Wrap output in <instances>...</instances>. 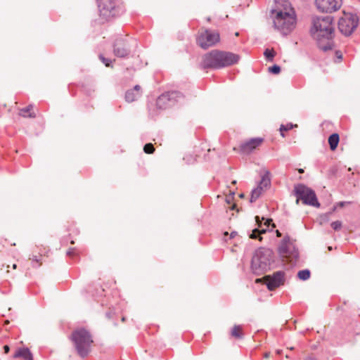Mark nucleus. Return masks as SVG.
Listing matches in <instances>:
<instances>
[{"label": "nucleus", "instance_id": "f257e3e1", "mask_svg": "<svg viewBox=\"0 0 360 360\" xmlns=\"http://www.w3.org/2000/svg\"><path fill=\"white\" fill-rule=\"evenodd\" d=\"M275 7L271 11L274 27L282 34L287 35L295 27L296 18L287 0H274Z\"/></svg>", "mask_w": 360, "mask_h": 360}, {"label": "nucleus", "instance_id": "f03ea898", "mask_svg": "<svg viewBox=\"0 0 360 360\" xmlns=\"http://www.w3.org/2000/svg\"><path fill=\"white\" fill-rule=\"evenodd\" d=\"M310 32L321 50L327 51L332 49L334 26L330 16L314 17Z\"/></svg>", "mask_w": 360, "mask_h": 360}, {"label": "nucleus", "instance_id": "7ed1b4c3", "mask_svg": "<svg viewBox=\"0 0 360 360\" xmlns=\"http://www.w3.org/2000/svg\"><path fill=\"white\" fill-rule=\"evenodd\" d=\"M240 60L238 54L213 50L202 56L200 66L202 69H220L237 63Z\"/></svg>", "mask_w": 360, "mask_h": 360}, {"label": "nucleus", "instance_id": "20e7f679", "mask_svg": "<svg viewBox=\"0 0 360 360\" xmlns=\"http://www.w3.org/2000/svg\"><path fill=\"white\" fill-rule=\"evenodd\" d=\"M274 252L268 248H261L257 250L251 260V271L259 276L271 269L274 263Z\"/></svg>", "mask_w": 360, "mask_h": 360}, {"label": "nucleus", "instance_id": "39448f33", "mask_svg": "<svg viewBox=\"0 0 360 360\" xmlns=\"http://www.w3.org/2000/svg\"><path fill=\"white\" fill-rule=\"evenodd\" d=\"M71 339L79 356L82 358L86 357L90 352L91 346L93 343L92 337L89 332L84 328L77 329L72 333Z\"/></svg>", "mask_w": 360, "mask_h": 360}, {"label": "nucleus", "instance_id": "423d86ee", "mask_svg": "<svg viewBox=\"0 0 360 360\" xmlns=\"http://www.w3.org/2000/svg\"><path fill=\"white\" fill-rule=\"evenodd\" d=\"M102 22L110 20L122 11L119 0H97Z\"/></svg>", "mask_w": 360, "mask_h": 360}, {"label": "nucleus", "instance_id": "0eeeda50", "mask_svg": "<svg viewBox=\"0 0 360 360\" xmlns=\"http://www.w3.org/2000/svg\"><path fill=\"white\" fill-rule=\"evenodd\" d=\"M293 193L297 198L296 204H299L300 200H302L304 205L315 207H320L315 192L304 184H298L295 185Z\"/></svg>", "mask_w": 360, "mask_h": 360}, {"label": "nucleus", "instance_id": "6e6552de", "mask_svg": "<svg viewBox=\"0 0 360 360\" xmlns=\"http://www.w3.org/2000/svg\"><path fill=\"white\" fill-rule=\"evenodd\" d=\"M278 252L281 257L286 259L292 264L295 263L299 257L297 248L288 236L282 240L278 247Z\"/></svg>", "mask_w": 360, "mask_h": 360}, {"label": "nucleus", "instance_id": "1a4fd4ad", "mask_svg": "<svg viewBox=\"0 0 360 360\" xmlns=\"http://www.w3.org/2000/svg\"><path fill=\"white\" fill-rule=\"evenodd\" d=\"M136 42L132 38L117 37L113 44V53L119 58L127 57L131 53V49L136 46Z\"/></svg>", "mask_w": 360, "mask_h": 360}, {"label": "nucleus", "instance_id": "9d476101", "mask_svg": "<svg viewBox=\"0 0 360 360\" xmlns=\"http://www.w3.org/2000/svg\"><path fill=\"white\" fill-rule=\"evenodd\" d=\"M359 23V18L356 14L344 13L339 19L338 29L345 36H349L356 30Z\"/></svg>", "mask_w": 360, "mask_h": 360}, {"label": "nucleus", "instance_id": "9b49d317", "mask_svg": "<svg viewBox=\"0 0 360 360\" xmlns=\"http://www.w3.org/2000/svg\"><path fill=\"white\" fill-rule=\"evenodd\" d=\"M219 41V33L210 30L200 32L197 39L198 44L203 49L214 46Z\"/></svg>", "mask_w": 360, "mask_h": 360}, {"label": "nucleus", "instance_id": "f8f14e48", "mask_svg": "<svg viewBox=\"0 0 360 360\" xmlns=\"http://www.w3.org/2000/svg\"><path fill=\"white\" fill-rule=\"evenodd\" d=\"M266 288L269 290H274L283 285L285 281V274L283 271H278L271 275H266L263 277Z\"/></svg>", "mask_w": 360, "mask_h": 360}, {"label": "nucleus", "instance_id": "ddd939ff", "mask_svg": "<svg viewBox=\"0 0 360 360\" xmlns=\"http://www.w3.org/2000/svg\"><path fill=\"white\" fill-rule=\"evenodd\" d=\"M255 219L258 225V228L253 229L249 237L252 239H258L259 240H262V238L261 234L265 233L271 226L272 229L275 227V225L272 224V219H264L262 217V220L264 221L263 225L260 221L259 217L258 216L255 217Z\"/></svg>", "mask_w": 360, "mask_h": 360}, {"label": "nucleus", "instance_id": "4468645a", "mask_svg": "<svg viewBox=\"0 0 360 360\" xmlns=\"http://www.w3.org/2000/svg\"><path fill=\"white\" fill-rule=\"evenodd\" d=\"M182 97L181 93L176 91H167L160 95L157 100V105L159 108L167 107L173 105Z\"/></svg>", "mask_w": 360, "mask_h": 360}, {"label": "nucleus", "instance_id": "2eb2a0df", "mask_svg": "<svg viewBox=\"0 0 360 360\" xmlns=\"http://www.w3.org/2000/svg\"><path fill=\"white\" fill-rule=\"evenodd\" d=\"M317 9L323 13H332L342 6V0H315Z\"/></svg>", "mask_w": 360, "mask_h": 360}, {"label": "nucleus", "instance_id": "dca6fc26", "mask_svg": "<svg viewBox=\"0 0 360 360\" xmlns=\"http://www.w3.org/2000/svg\"><path fill=\"white\" fill-rule=\"evenodd\" d=\"M262 141L263 139L262 138L251 139L241 143L240 146V151L244 154L250 153L254 149L257 148L262 143Z\"/></svg>", "mask_w": 360, "mask_h": 360}, {"label": "nucleus", "instance_id": "f3484780", "mask_svg": "<svg viewBox=\"0 0 360 360\" xmlns=\"http://www.w3.org/2000/svg\"><path fill=\"white\" fill-rule=\"evenodd\" d=\"M142 91L140 85H135L132 89H128L125 93V101L127 103H132L137 101L141 96Z\"/></svg>", "mask_w": 360, "mask_h": 360}, {"label": "nucleus", "instance_id": "a211bd4d", "mask_svg": "<svg viewBox=\"0 0 360 360\" xmlns=\"http://www.w3.org/2000/svg\"><path fill=\"white\" fill-rule=\"evenodd\" d=\"M14 358H22L24 360H33V356L27 347L19 348L13 355Z\"/></svg>", "mask_w": 360, "mask_h": 360}, {"label": "nucleus", "instance_id": "6ab92c4d", "mask_svg": "<svg viewBox=\"0 0 360 360\" xmlns=\"http://www.w3.org/2000/svg\"><path fill=\"white\" fill-rule=\"evenodd\" d=\"M271 184L270 172L266 171L262 176L258 186H262V189L267 188Z\"/></svg>", "mask_w": 360, "mask_h": 360}, {"label": "nucleus", "instance_id": "aec40b11", "mask_svg": "<svg viewBox=\"0 0 360 360\" xmlns=\"http://www.w3.org/2000/svg\"><path fill=\"white\" fill-rule=\"evenodd\" d=\"M339 135L338 134H333L328 138V143L332 150H334L339 143Z\"/></svg>", "mask_w": 360, "mask_h": 360}, {"label": "nucleus", "instance_id": "412c9836", "mask_svg": "<svg viewBox=\"0 0 360 360\" xmlns=\"http://www.w3.org/2000/svg\"><path fill=\"white\" fill-rule=\"evenodd\" d=\"M262 191V186H257L256 188L253 189L251 193L250 202H255L260 196Z\"/></svg>", "mask_w": 360, "mask_h": 360}, {"label": "nucleus", "instance_id": "4be33fe9", "mask_svg": "<svg viewBox=\"0 0 360 360\" xmlns=\"http://www.w3.org/2000/svg\"><path fill=\"white\" fill-rule=\"evenodd\" d=\"M32 105H29V106H27L26 108H24L22 109H21L20 110V116H22V117H35V114L34 112H30L31 109H32Z\"/></svg>", "mask_w": 360, "mask_h": 360}, {"label": "nucleus", "instance_id": "5701e85b", "mask_svg": "<svg viewBox=\"0 0 360 360\" xmlns=\"http://www.w3.org/2000/svg\"><path fill=\"white\" fill-rule=\"evenodd\" d=\"M264 56L267 61L272 62L276 56V52L274 49H266L264 51Z\"/></svg>", "mask_w": 360, "mask_h": 360}, {"label": "nucleus", "instance_id": "b1692460", "mask_svg": "<svg viewBox=\"0 0 360 360\" xmlns=\"http://www.w3.org/2000/svg\"><path fill=\"white\" fill-rule=\"evenodd\" d=\"M310 271L309 269H303L299 271L297 273V277L302 281H307L310 278Z\"/></svg>", "mask_w": 360, "mask_h": 360}, {"label": "nucleus", "instance_id": "393cba45", "mask_svg": "<svg viewBox=\"0 0 360 360\" xmlns=\"http://www.w3.org/2000/svg\"><path fill=\"white\" fill-rule=\"evenodd\" d=\"M231 335L236 338H241L243 337V333H241V326H234L231 330Z\"/></svg>", "mask_w": 360, "mask_h": 360}, {"label": "nucleus", "instance_id": "a878e982", "mask_svg": "<svg viewBox=\"0 0 360 360\" xmlns=\"http://www.w3.org/2000/svg\"><path fill=\"white\" fill-rule=\"evenodd\" d=\"M294 126L296 127L297 125H293L292 123H288V124H287L285 125L281 124V127H280L281 135L283 137H284L285 134H283V131H288V130L292 129Z\"/></svg>", "mask_w": 360, "mask_h": 360}, {"label": "nucleus", "instance_id": "bb28decb", "mask_svg": "<svg viewBox=\"0 0 360 360\" xmlns=\"http://www.w3.org/2000/svg\"><path fill=\"white\" fill-rule=\"evenodd\" d=\"M154 147L152 143H146L143 147V150L146 153L151 154L154 151Z\"/></svg>", "mask_w": 360, "mask_h": 360}, {"label": "nucleus", "instance_id": "cd10ccee", "mask_svg": "<svg viewBox=\"0 0 360 360\" xmlns=\"http://www.w3.org/2000/svg\"><path fill=\"white\" fill-rule=\"evenodd\" d=\"M99 58L106 67H110L112 65V60L111 59L105 58L103 55H100Z\"/></svg>", "mask_w": 360, "mask_h": 360}, {"label": "nucleus", "instance_id": "c85d7f7f", "mask_svg": "<svg viewBox=\"0 0 360 360\" xmlns=\"http://www.w3.org/2000/svg\"><path fill=\"white\" fill-rule=\"evenodd\" d=\"M269 72L272 74L277 75L281 72V67L278 65H274L269 68Z\"/></svg>", "mask_w": 360, "mask_h": 360}, {"label": "nucleus", "instance_id": "c756f323", "mask_svg": "<svg viewBox=\"0 0 360 360\" xmlns=\"http://www.w3.org/2000/svg\"><path fill=\"white\" fill-rule=\"evenodd\" d=\"M331 227L335 231H339L342 227V222L340 221H335L331 223Z\"/></svg>", "mask_w": 360, "mask_h": 360}, {"label": "nucleus", "instance_id": "7c9ffc66", "mask_svg": "<svg viewBox=\"0 0 360 360\" xmlns=\"http://www.w3.org/2000/svg\"><path fill=\"white\" fill-rule=\"evenodd\" d=\"M75 250L74 248L72 249H70L68 252H67V255L69 256V257H72L75 255Z\"/></svg>", "mask_w": 360, "mask_h": 360}, {"label": "nucleus", "instance_id": "2f4dec72", "mask_svg": "<svg viewBox=\"0 0 360 360\" xmlns=\"http://www.w3.org/2000/svg\"><path fill=\"white\" fill-rule=\"evenodd\" d=\"M4 350L6 354L8 353L10 351V347L8 345H4Z\"/></svg>", "mask_w": 360, "mask_h": 360}, {"label": "nucleus", "instance_id": "473e14b6", "mask_svg": "<svg viewBox=\"0 0 360 360\" xmlns=\"http://www.w3.org/2000/svg\"><path fill=\"white\" fill-rule=\"evenodd\" d=\"M30 259H32L33 262H39V259L37 256H32V257Z\"/></svg>", "mask_w": 360, "mask_h": 360}, {"label": "nucleus", "instance_id": "72a5a7b5", "mask_svg": "<svg viewBox=\"0 0 360 360\" xmlns=\"http://www.w3.org/2000/svg\"><path fill=\"white\" fill-rule=\"evenodd\" d=\"M306 360H317L314 356H310L306 359Z\"/></svg>", "mask_w": 360, "mask_h": 360}, {"label": "nucleus", "instance_id": "f704fd0d", "mask_svg": "<svg viewBox=\"0 0 360 360\" xmlns=\"http://www.w3.org/2000/svg\"><path fill=\"white\" fill-rule=\"evenodd\" d=\"M276 233L277 237L281 236V233L278 230L276 231Z\"/></svg>", "mask_w": 360, "mask_h": 360}, {"label": "nucleus", "instance_id": "c9c22d12", "mask_svg": "<svg viewBox=\"0 0 360 360\" xmlns=\"http://www.w3.org/2000/svg\"><path fill=\"white\" fill-rule=\"evenodd\" d=\"M236 234H237V233H236V232L233 231V232L231 233L230 237H231V238H233V237H235V236H236Z\"/></svg>", "mask_w": 360, "mask_h": 360}, {"label": "nucleus", "instance_id": "e433bc0d", "mask_svg": "<svg viewBox=\"0 0 360 360\" xmlns=\"http://www.w3.org/2000/svg\"><path fill=\"white\" fill-rule=\"evenodd\" d=\"M336 54H337L338 58H339V59L342 58V55L341 54L338 55V52H337Z\"/></svg>", "mask_w": 360, "mask_h": 360}, {"label": "nucleus", "instance_id": "4c0bfd02", "mask_svg": "<svg viewBox=\"0 0 360 360\" xmlns=\"http://www.w3.org/2000/svg\"><path fill=\"white\" fill-rule=\"evenodd\" d=\"M344 205H345V202H339V205H340V207H343V206H344Z\"/></svg>", "mask_w": 360, "mask_h": 360}, {"label": "nucleus", "instance_id": "58836bf2", "mask_svg": "<svg viewBox=\"0 0 360 360\" xmlns=\"http://www.w3.org/2000/svg\"><path fill=\"white\" fill-rule=\"evenodd\" d=\"M106 316L110 319V312H107L106 313Z\"/></svg>", "mask_w": 360, "mask_h": 360}, {"label": "nucleus", "instance_id": "ea45409f", "mask_svg": "<svg viewBox=\"0 0 360 360\" xmlns=\"http://www.w3.org/2000/svg\"><path fill=\"white\" fill-rule=\"evenodd\" d=\"M269 353H265V354H264V357H265V358H268V357H269Z\"/></svg>", "mask_w": 360, "mask_h": 360}, {"label": "nucleus", "instance_id": "a19ab883", "mask_svg": "<svg viewBox=\"0 0 360 360\" xmlns=\"http://www.w3.org/2000/svg\"><path fill=\"white\" fill-rule=\"evenodd\" d=\"M298 172L300 173H303L304 172V169H299Z\"/></svg>", "mask_w": 360, "mask_h": 360}, {"label": "nucleus", "instance_id": "79ce46f5", "mask_svg": "<svg viewBox=\"0 0 360 360\" xmlns=\"http://www.w3.org/2000/svg\"><path fill=\"white\" fill-rule=\"evenodd\" d=\"M16 267H17L16 264H13V269H16Z\"/></svg>", "mask_w": 360, "mask_h": 360}, {"label": "nucleus", "instance_id": "37998d69", "mask_svg": "<svg viewBox=\"0 0 360 360\" xmlns=\"http://www.w3.org/2000/svg\"><path fill=\"white\" fill-rule=\"evenodd\" d=\"M236 181H232V184H236Z\"/></svg>", "mask_w": 360, "mask_h": 360}]
</instances>
